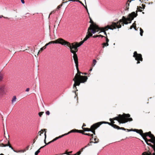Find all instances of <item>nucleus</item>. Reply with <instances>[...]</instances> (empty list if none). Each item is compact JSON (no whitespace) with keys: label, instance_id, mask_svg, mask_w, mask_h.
<instances>
[{"label":"nucleus","instance_id":"7c9ffc66","mask_svg":"<svg viewBox=\"0 0 155 155\" xmlns=\"http://www.w3.org/2000/svg\"><path fill=\"white\" fill-rule=\"evenodd\" d=\"M96 62H97V61H96V60L95 59H94L93 61V63H92V66H94L95 65Z\"/></svg>","mask_w":155,"mask_h":155},{"label":"nucleus","instance_id":"6ab92c4d","mask_svg":"<svg viewBox=\"0 0 155 155\" xmlns=\"http://www.w3.org/2000/svg\"><path fill=\"white\" fill-rule=\"evenodd\" d=\"M46 47H45L44 46V47H43L41 48L40 49V50L38 51V52L37 54V55H35V56L36 57H37L38 56V54H39V52H41V51H42L43 50L46 49Z\"/></svg>","mask_w":155,"mask_h":155},{"label":"nucleus","instance_id":"f704fd0d","mask_svg":"<svg viewBox=\"0 0 155 155\" xmlns=\"http://www.w3.org/2000/svg\"><path fill=\"white\" fill-rule=\"evenodd\" d=\"M104 37L106 38V42L108 43V42L109 41V39L108 38L107 36H106V37Z\"/></svg>","mask_w":155,"mask_h":155},{"label":"nucleus","instance_id":"09e8293b","mask_svg":"<svg viewBox=\"0 0 155 155\" xmlns=\"http://www.w3.org/2000/svg\"><path fill=\"white\" fill-rule=\"evenodd\" d=\"M45 146H45H42V147H41L39 149V150H40L41 149V148H43Z\"/></svg>","mask_w":155,"mask_h":155},{"label":"nucleus","instance_id":"20e7f679","mask_svg":"<svg viewBox=\"0 0 155 155\" xmlns=\"http://www.w3.org/2000/svg\"><path fill=\"white\" fill-rule=\"evenodd\" d=\"M49 45L52 44H59L68 47L70 49V51L71 52V49L73 50L74 47L75 48L78 45V42H75L71 43L68 41H66L62 38H59L54 41H52L48 43Z\"/></svg>","mask_w":155,"mask_h":155},{"label":"nucleus","instance_id":"6e6552de","mask_svg":"<svg viewBox=\"0 0 155 155\" xmlns=\"http://www.w3.org/2000/svg\"><path fill=\"white\" fill-rule=\"evenodd\" d=\"M133 57L135 58L136 60L137 61V64L140 63V61H143L142 55L141 54H138L136 51L134 52Z\"/></svg>","mask_w":155,"mask_h":155},{"label":"nucleus","instance_id":"f3484780","mask_svg":"<svg viewBox=\"0 0 155 155\" xmlns=\"http://www.w3.org/2000/svg\"><path fill=\"white\" fill-rule=\"evenodd\" d=\"M141 155H152V153L149 150L143 152Z\"/></svg>","mask_w":155,"mask_h":155},{"label":"nucleus","instance_id":"9b49d317","mask_svg":"<svg viewBox=\"0 0 155 155\" xmlns=\"http://www.w3.org/2000/svg\"><path fill=\"white\" fill-rule=\"evenodd\" d=\"M137 15V13H135V12H133L129 15V17L127 18H126V20L127 21H129V23H131L132 20H133L134 18L136 17Z\"/></svg>","mask_w":155,"mask_h":155},{"label":"nucleus","instance_id":"ddd939ff","mask_svg":"<svg viewBox=\"0 0 155 155\" xmlns=\"http://www.w3.org/2000/svg\"><path fill=\"white\" fill-rule=\"evenodd\" d=\"M6 93V86L4 84L0 86V97H2Z\"/></svg>","mask_w":155,"mask_h":155},{"label":"nucleus","instance_id":"49530a36","mask_svg":"<svg viewBox=\"0 0 155 155\" xmlns=\"http://www.w3.org/2000/svg\"><path fill=\"white\" fill-rule=\"evenodd\" d=\"M92 37L94 38H96L97 37H98V36H97V35H94V36H93Z\"/></svg>","mask_w":155,"mask_h":155},{"label":"nucleus","instance_id":"4d7b16f0","mask_svg":"<svg viewBox=\"0 0 155 155\" xmlns=\"http://www.w3.org/2000/svg\"><path fill=\"white\" fill-rule=\"evenodd\" d=\"M36 140H35V139H34L33 140V144H34L35 143V142L36 141Z\"/></svg>","mask_w":155,"mask_h":155},{"label":"nucleus","instance_id":"c9c22d12","mask_svg":"<svg viewBox=\"0 0 155 155\" xmlns=\"http://www.w3.org/2000/svg\"><path fill=\"white\" fill-rule=\"evenodd\" d=\"M66 154L68 155H71L69 154V152H68L67 151H66L64 153H63L62 154Z\"/></svg>","mask_w":155,"mask_h":155},{"label":"nucleus","instance_id":"58836bf2","mask_svg":"<svg viewBox=\"0 0 155 155\" xmlns=\"http://www.w3.org/2000/svg\"><path fill=\"white\" fill-rule=\"evenodd\" d=\"M135 22L136 21H135L134 22L132 26H136V25Z\"/></svg>","mask_w":155,"mask_h":155},{"label":"nucleus","instance_id":"052dcab7","mask_svg":"<svg viewBox=\"0 0 155 155\" xmlns=\"http://www.w3.org/2000/svg\"><path fill=\"white\" fill-rule=\"evenodd\" d=\"M69 1H71L72 2H75V0H68Z\"/></svg>","mask_w":155,"mask_h":155},{"label":"nucleus","instance_id":"e433bc0d","mask_svg":"<svg viewBox=\"0 0 155 155\" xmlns=\"http://www.w3.org/2000/svg\"><path fill=\"white\" fill-rule=\"evenodd\" d=\"M62 4H61V5H58L57 8V9H58L60 8H61V7L62 6Z\"/></svg>","mask_w":155,"mask_h":155},{"label":"nucleus","instance_id":"1a4fd4ad","mask_svg":"<svg viewBox=\"0 0 155 155\" xmlns=\"http://www.w3.org/2000/svg\"><path fill=\"white\" fill-rule=\"evenodd\" d=\"M113 27H112V24L110 25H107V26H106L104 28H100L99 27V29L97 30V32H98L99 31H100V32H104V34L107 36V35L106 32H105L108 29H110L111 30H113L114 29H111L110 28H112Z\"/></svg>","mask_w":155,"mask_h":155},{"label":"nucleus","instance_id":"f03ea898","mask_svg":"<svg viewBox=\"0 0 155 155\" xmlns=\"http://www.w3.org/2000/svg\"><path fill=\"white\" fill-rule=\"evenodd\" d=\"M89 18L90 19L89 22L91 23V24L90 25L88 28L85 37L82 41L79 43L78 42V45L79 46H81L84 41L87 40L90 37L92 36L93 34L96 33L97 30L99 29V27L94 22L90 17H89Z\"/></svg>","mask_w":155,"mask_h":155},{"label":"nucleus","instance_id":"2eb2a0df","mask_svg":"<svg viewBox=\"0 0 155 155\" xmlns=\"http://www.w3.org/2000/svg\"><path fill=\"white\" fill-rule=\"evenodd\" d=\"M147 136H145V137H144L143 138V139L145 140V141L147 145L150 146H153V145L151 143H149V142H151L152 143H153L152 138H151L150 139H148L147 138Z\"/></svg>","mask_w":155,"mask_h":155},{"label":"nucleus","instance_id":"dca6fc26","mask_svg":"<svg viewBox=\"0 0 155 155\" xmlns=\"http://www.w3.org/2000/svg\"><path fill=\"white\" fill-rule=\"evenodd\" d=\"M8 146L9 147L11 148V149L13 150V148L12 147V146L10 143L9 140H8V143L7 144H5L3 143H1L0 144V147H3Z\"/></svg>","mask_w":155,"mask_h":155},{"label":"nucleus","instance_id":"72a5a7b5","mask_svg":"<svg viewBox=\"0 0 155 155\" xmlns=\"http://www.w3.org/2000/svg\"><path fill=\"white\" fill-rule=\"evenodd\" d=\"M44 113V112H40L38 113V114L39 116L40 117H41V116Z\"/></svg>","mask_w":155,"mask_h":155},{"label":"nucleus","instance_id":"473e14b6","mask_svg":"<svg viewBox=\"0 0 155 155\" xmlns=\"http://www.w3.org/2000/svg\"><path fill=\"white\" fill-rule=\"evenodd\" d=\"M40 152V150H39L38 149L37 151L36 152H35V155H38V153H39Z\"/></svg>","mask_w":155,"mask_h":155},{"label":"nucleus","instance_id":"bb28decb","mask_svg":"<svg viewBox=\"0 0 155 155\" xmlns=\"http://www.w3.org/2000/svg\"><path fill=\"white\" fill-rule=\"evenodd\" d=\"M4 75L1 72H0V81H2Z\"/></svg>","mask_w":155,"mask_h":155},{"label":"nucleus","instance_id":"864d4df0","mask_svg":"<svg viewBox=\"0 0 155 155\" xmlns=\"http://www.w3.org/2000/svg\"><path fill=\"white\" fill-rule=\"evenodd\" d=\"M78 2H79L80 3H81V4H82L83 5H84V4H83V3H82V2L81 1H79H79H78Z\"/></svg>","mask_w":155,"mask_h":155},{"label":"nucleus","instance_id":"423d86ee","mask_svg":"<svg viewBox=\"0 0 155 155\" xmlns=\"http://www.w3.org/2000/svg\"><path fill=\"white\" fill-rule=\"evenodd\" d=\"M98 124H98V123H97L94 124L91 126L90 128H83V127H82V128L84 132L86 131H91L95 135V130L99 127V125Z\"/></svg>","mask_w":155,"mask_h":155},{"label":"nucleus","instance_id":"338daca9","mask_svg":"<svg viewBox=\"0 0 155 155\" xmlns=\"http://www.w3.org/2000/svg\"><path fill=\"white\" fill-rule=\"evenodd\" d=\"M0 155H4V154H3V153H1Z\"/></svg>","mask_w":155,"mask_h":155},{"label":"nucleus","instance_id":"de8ad7c7","mask_svg":"<svg viewBox=\"0 0 155 155\" xmlns=\"http://www.w3.org/2000/svg\"><path fill=\"white\" fill-rule=\"evenodd\" d=\"M132 0H128L127 2L130 3V2H131Z\"/></svg>","mask_w":155,"mask_h":155},{"label":"nucleus","instance_id":"603ef678","mask_svg":"<svg viewBox=\"0 0 155 155\" xmlns=\"http://www.w3.org/2000/svg\"><path fill=\"white\" fill-rule=\"evenodd\" d=\"M86 126V125L84 123L83 124L82 127H83V128H84V127L85 126Z\"/></svg>","mask_w":155,"mask_h":155},{"label":"nucleus","instance_id":"69168bd1","mask_svg":"<svg viewBox=\"0 0 155 155\" xmlns=\"http://www.w3.org/2000/svg\"><path fill=\"white\" fill-rule=\"evenodd\" d=\"M79 0H75V1H76V2H78V1H79Z\"/></svg>","mask_w":155,"mask_h":155},{"label":"nucleus","instance_id":"0e129e2a","mask_svg":"<svg viewBox=\"0 0 155 155\" xmlns=\"http://www.w3.org/2000/svg\"><path fill=\"white\" fill-rule=\"evenodd\" d=\"M92 68H91V69L90 70H89V71H92Z\"/></svg>","mask_w":155,"mask_h":155},{"label":"nucleus","instance_id":"2f4dec72","mask_svg":"<svg viewBox=\"0 0 155 155\" xmlns=\"http://www.w3.org/2000/svg\"><path fill=\"white\" fill-rule=\"evenodd\" d=\"M140 35L141 36H143V31L142 29V28H140Z\"/></svg>","mask_w":155,"mask_h":155},{"label":"nucleus","instance_id":"bf43d9fd","mask_svg":"<svg viewBox=\"0 0 155 155\" xmlns=\"http://www.w3.org/2000/svg\"><path fill=\"white\" fill-rule=\"evenodd\" d=\"M38 136H36L35 137V138L34 139H35V140H37V139H38Z\"/></svg>","mask_w":155,"mask_h":155},{"label":"nucleus","instance_id":"79ce46f5","mask_svg":"<svg viewBox=\"0 0 155 155\" xmlns=\"http://www.w3.org/2000/svg\"><path fill=\"white\" fill-rule=\"evenodd\" d=\"M29 145L26 148V150H28L29 149Z\"/></svg>","mask_w":155,"mask_h":155},{"label":"nucleus","instance_id":"412c9836","mask_svg":"<svg viewBox=\"0 0 155 155\" xmlns=\"http://www.w3.org/2000/svg\"><path fill=\"white\" fill-rule=\"evenodd\" d=\"M45 140H44V142L46 144V145H48V144H50V143L53 142H51L52 141V140L48 142L47 143H46V140H45V139L46 138V132H45Z\"/></svg>","mask_w":155,"mask_h":155},{"label":"nucleus","instance_id":"3c124183","mask_svg":"<svg viewBox=\"0 0 155 155\" xmlns=\"http://www.w3.org/2000/svg\"><path fill=\"white\" fill-rule=\"evenodd\" d=\"M49 44H48V43H47L45 46H44L46 47H46Z\"/></svg>","mask_w":155,"mask_h":155},{"label":"nucleus","instance_id":"aec40b11","mask_svg":"<svg viewBox=\"0 0 155 155\" xmlns=\"http://www.w3.org/2000/svg\"><path fill=\"white\" fill-rule=\"evenodd\" d=\"M153 143L154 145H153V146H150L154 150V152L152 153V155H155V141H153Z\"/></svg>","mask_w":155,"mask_h":155},{"label":"nucleus","instance_id":"393cba45","mask_svg":"<svg viewBox=\"0 0 155 155\" xmlns=\"http://www.w3.org/2000/svg\"><path fill=\"white\" fill-rule=\"evenodd\" d=\"M46 130H47L46 129H44L41 130V131H39V132H38V134H39V133H40V135H41V134L43 133L44 131H45V132H46Z\"/></svg>","mask_w":155,"mask_h":155},{"label":"nucleus","instance_id":"680f3d73","mask_svg":"<svg viewBox=\"0 0 155 155\" xmlns=\"http://www.w3.org/2000/svg\"><path fill=\"white\" fill-rule=\"evenodd\" d=\"M146 0H141V1H142V2H143V1L144 2V1H146ZM140 1H141V0H140Z\"/></svg>","mask_w":155,"mask_h":155},{"label":"nucleus","instance_id":"13d9d810","mask_svg":"<svg viewBox=\"0 0 155 155\" xmlns=\"http://www.w3.org/2000/svg\"><path fill=\"white\" fill-rule=\"evenodd\" d=\"M85 8L86 9V10L87 11V12H88V13L89 14V13H88V9H87V7H85Z\"/></svg>","mask_w":155,"mask_h":155},{"label":"nucleus","instance_id":"a878e982","mask_svg":"<svg viewBox=\"0 0 155 155\" xmlns=\"http://www.w3.org/2000/svg\"><path fill=\"white\" fill-rule=\"evenodd\" d=\"M84 135H87V136H91L92 137V138L90 140H91L93 138V134H91L90 133H84Z\"/></svg>","mask_w":155,"mask_h":155},{"label":"nucleus","instance_id":"a18cd8bd","mask_svg":"<svg viewBox=\"0 0 155 155\" xmlns=\"http://www.w3.org/2000/svg\"><path fill=\"white\" fill-rule=\"evenodd\" d=\"M29 91V88H27L26 90V91L28 92Z\"/></svg>","mask_w":155,"mask_h":155},{"label":"nucleus","instance_id":"37998d69","mask_svg":"<svg viewBox=\"0 0 155 155\" xmlns=\"http://www.w3.org/2000/svg\"><path fill=\"white\" fill-rule=\"evenodd\" d=\"M55 12V11H52L51 12L50 14V15H49V17L50 16V15H51L52 13H54Z\"/></svg>","mask_w":155,"mask_h":155},{"label":"nucleus","instance_id":"c03bdc74","mask_svg":"<svg viewBox=\"0 0 155 155\" xmlns=\"http://www.w3.org/2000/svg\"><path fill=\"white\" fill-rule=\"evenodd\" d=\"M78 91V90L76 89V91H75V93L76 96H77L78 93L76 92V91Z\"/></svg>","mask_w":155,"mask_h":155},{"label":"nucleus","instance_id":"c756f323","mask_svg":"<svg viewBox=\"0 0 155 155\" xmlns=\"http://www.w3.org/2000/svg\"><path fill=\"white\" fill-rule=\"evenodd\" d=\"M93 143V141H91L86 146H85L84 147H85V148L86 147H88L89 146L91 145V143Z\"/></svg>","mask_w":155,"mask_h":155},{"label":"nucleus","instance_id":"f257e3e1","mask_svg":"<svg viewBox=\"0 0 155 155\" xmlns=\"http://www.w3.org/2000/svg\"><path fill=\"white\" fill-rule=\"evenodd\" d=\"M80 46L78 45L75 48H73L74 49L73 50L71 49V52L73 54V58L77 71V73L75 74L74 78L73 79V81L74 82L73 85V87L74 88H75L76 89H77V86H79L81 83H83L86 82L87 79V76L81 75V72L79 70L78 59L76 53L78 51V48Z\"/></svg>","mask_w":155,"mask_h":155},{"label":"nucleus","instance_id":"a211bd4d","mask_svg":"<svg viewBox=\"0 0 155 155\" xmlns=\"http://www.w3.org/2000/svg\"><path fill=\"white\" fill-rule=\"evenodd\" d=\"M17 98L16 96H15L13 97L12 100V103L13 104L16 101Z\"/></svg>","mask_w":155,"mask_h":155},{"label":"nucleus","instance_id":"f8f14e48","mask_svg":"<svg viewBox=\"0 0 155 155\" xmlns=\"http://www.w3.org/2000/svg\"><path fill=\"white\" fill-rule=\"evenodd\" d=\"M77 130H76L75 129L71 130L67 133L65 134H63L61 136H59L58 137H56L53 140H52V142H54V141H56V140H58L59 138H60L65 136L67 135L68 134L71 133H75V132L77 133Z\"/></svg>","mask_w":155,"mask_h":155},{"label":"nucleus","instance_id":"4468645a","mask_svg":"<svg viewBox=\"0 0 155 155\" xmlns=\"http://www.w3.org/2000/svg\"><path fill=\"white\" fill-rule=\"evenodd\" d=\"M145 134L146 135V136H148L150 137L151 138H152L153 142L155 141V137L153 134H151L150 131L146 132Z\"/></svg>","mask_w":155,"mask_h":155},{"label":"nucleus","instance_id":"5701e85b","mask_svg":"<svg viewBox=\"0 0 155 155\" xmlns=\"http://www.w3.org/2000/svg\"><path fill=\"white\" fill-rule=\"evenodd\" d=\"M142 8L140 6H139V7H137V11L136 12H137L136 13L137 14V11L142 12V10L141 9Z\"/></svg>","mask_w":155,"mask_h":155},{"label":"nucleus","instance_id":"c85d7f7f","mask_svg":"<svg viewBox=\"0 0 155 155\" xmlns=\"http://www.w3.org/2000/svg\"><path fill=\"white\" fill-rule=\"evenodd\" d=\"M94 140L95 142L94 143H97L98 142L99 139L97 138V136H95V137L94 138Z\"/></svg>","mask_w":155,"mask_h":155},{"label":"nucleus","instance_id":"4c0bfd02","mask_svg":"<svg viewBox=\"0 0 155 155\" xmlns=\"http://www.w3.org/2000/svg\"><path fill=\"white\" fill-rule=\"evenodd\" d=\"M50 112L49 111H47L46 112V114L47 115H49L50 114Z\"/></svg>","mask_w":155,"mask_h":155},{"label":"nucleus","instance_id":"39448f33","mask_svg":"<svg viewBox=\"0 0 155 155\" xmlns=\"http://www.w3.org/2000/svg\"><path fill=\"white\" fill-rule=\"evenodd\" d=\"M129 23L126 20V18L124 16H123L121 19H120L117 22H112V28L111 29H116V28H119L121 27L122 25L124 26V24L127 25ZM111 29V28H110Z\"/></svg>","mask_w":155,"mask_h":155},{"label":"nucleus","instance_id":"b1692460","mask_svg":"<svg viewBox=\"0 0 155 155\" xmlns=\"http://www.w3.org/2000/svg\"><path fill=\"white\" fill-rule=\"evenodd\" d=\"M102 45H103V48H104L105 47H107L109 45V44L108 43L106 42V43H102Z\"/></svg>","mask_w":155,"mask_h":155},{"label":"nucleus","instance_id":"774afa93","mask_svg":"<svg viewBox=\"0 0 155 155\" xmlns=\"http://www.w3.org/2000/svg\"><path fill=\"white\" fill-rule=\"evenodd\" d=\"M4 135H5V131L4 129Z\"/></svg>","mask_w":155,"mask_h":155},{"label":"nucleus","instance_id":"0eeeda50","mask_svg":"<svg viewBox=\"0 0 155 155\" xmlns=\"http://www.w3.org/2000/svg\"><path fill=\"white\" fill-rule=\"evenodd\" d=\"M97 123L99 124H98L99 125V126L103 124H109V125L111 126L112 127H113L114 128L117 129V130H126V129H125V128L123 127H120L116 125V124H112L111 122H110V123L107 122H105V121H103V122H100L98 123Z\"/></svg>","mask_w":155,"mask_h":155},{"label":"nucleus","instance_id":"ea45409f","mask_svg":"<svg viewBox=\"0 0 155 155\" xmlns=\"http://www.w3.org/2000/svg\"><path fill=\"white\" fill-rule=\"evenodd\" d=\"M2 17H3L5 18H8V17H4L2 15L0 16V18H1Z\"/></svg>","mask_w":155,"mask_h":155},{"label":"nucleus","instance_id":"7ed1b4c3","mask_svg":"<svg viewBox=\"0 0 155 155\" xmlns=\"http://www.w3.org/2000/svg\"><path fill=\"white\" fill-rule=\"evenodd\" d=\"M130 115L128 114L124 113L123 114H119L118 116L113 118H110L109 120L112 124H115L114 120H117L120 124H124L128 121H131L133 120L132 118H130Z\"/></svg>","mask_w":155,"mask_h":155},{"label":"nucleus","instance_id":"a19ab883","mask_svg":"<svg viewBox=\"0 0 155 155\" xmlns=\"http://www.w3.org/2000/svg\"><path fill=\"white\" fill-rule=\"evenodd\" d=\"M97 36H98V37H101L102 38L104 37V36H103L101 35H97Z\"/></svg>","mask_w":155,"mask_h":155},{"label":"nucleus","instance_id":"4be33fe9","mask_svg":"<svg viewBox=\"0 0 155 155\" xmlns=\"http://www.w3.org/2000/svg\"><path fill=\"white\" fill-rule=\"evenodd\" d=\"M130 5V3L127 2L126 5V8L125 10H128L129 9V6Z\"/></svg>","mask_w":155,"mask_h":155},{"label":"nucleus","instance_id":"e2e57ef3","mask_svg":"<svg viewBox=\"0 0 155 155\" xmlns=\"http://www.w3.org/2000/svg\"><path fill=\"white\" fill-rule=\"evenodd\" d=\"M72 151H70L69 152V153H72Z\"/></svg>","mask_w":155,"mask_h":155},{"label":"nucleus","instance_id":"9d476101","mask_svg":"<svg viewBox=\"0 0 155 155\" xmlns=\"http://www.w3.org/2000/svg\"><path fill=\"white\" fill-rule=\"evenodd\" d=\"M126 130H127V131L129 132L130 131H134L135 132H136L137 133L139 134L143 138L144 137H145V136H146V135L145 134H146V133H143V131L142 130H138L136 129H131L130 130L128 129H126Z\"/></svg>","mask_w":155,"mask_h":155},{"label":"nucleus","instance_id":"6e6d98bb","mask_svg":"<svg viewBox=\"0 0 155 155\" xmlns=\"http://www.w3.org/2000/svg\"><path fill=\"white\" fill-rule=\"evenodd\" d=\"M133 26H132V25H131L130 27V29H132V28H133Z\"/></svg>","mask_w":155,"mask_h":155},{"label":"nucleus","instance_id":"8fccbe9b","mask_svg":"<svg viewBox=\"0 0 155 155\" xmlns=\"http://www.w3.org/2000/svg\"><path fill=\"white\" fill-rule=\"evenodd\" d=\"M21 1L22 3L24 4L25 3V1L24 0H21Z\"/></svg>","mask_w":155,"mask_h":155},{"label":"nucleus","instance_id":"cd10ccee","mask_svg":"<svg viewBox=\"0 0 155 155\" xmlns=\"http://www.w3.org/2000/svg\"><path fill=\"white\" fill-rule=\"evenodd\" d=\"M77 133H81L82 134H84H84L85 133H84V131H83V130H77Z\"/></svg>","mask_w":155,"mask_h":155},{"label":"nucleus","instance_id":"5fc2aeb1","mask_svg":"<svg viewBox=\"0 0 155 155\" xmlns=\"http://www.w3.org/2000/svg\"><path fill=\"white\" fill-rule=\"evenodd\" d=\"M133 28H134V29L135 30H137V29H136V26H134V27H133Z\"/></svg>","mask_w":155,"mask_h":155}]
</instances>
